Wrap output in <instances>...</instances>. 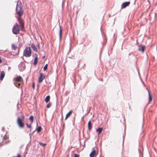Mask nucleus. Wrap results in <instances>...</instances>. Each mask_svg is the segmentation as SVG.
<instances>
[{
  "label": "nucleus",
  "mask_w": 157,
  "mask_h": 157,
  "mask_svg": "<svg viewBox=\"0 0 157 157\" xmlns=\"http://www.w3.org/2000/svg\"><path fill=\"white\" fill-rule=\"evenodd\" d=\"M144 118L143 117V121H142V127H143L144 126Z\"/></svg>",
  "instance_id": "obj_29"
},
{
  "label": "nucleus",
  "mask_w": 157,
  "mask_h": 157,
  "mask_svg": "<svg viewBox=\"0 0 157 157\" xmlns=\"http://www.w3.org/2000/svg\"><path fill=\"white\" fill-rule=\"evenodd\" d=\"M33 88H34V84H33Z\"/></svg>",
  "instance_id": "obj_34"
},
{
  "label": "nucleus",
  "mask_w": 157,
  "mask_h": 157,
  "mask_svg": "<svg viewBox=\"0 0 157 157\" xmlns=\"http://www.w3.org/2000/svg\"><path fill=\"white\" fill-rule=\"evenodd\" d=\"M23 6L21 2L17 1L16 9V12L18 15H22L23 12L22 11Z\"/></svg>",
  "instance_id": "obj_1"
},
{
  "label": "nucleus",
  "mask_w": 157,
  "mask_h": 157,
  "mask_svg": "<svg viewBox=\"0 0 157 157\" xmlns=\"http://www.w3.org/2000/svg\"><path fill=\"white\" fill-rule=\"evenodd\" d=\"M22 15H19V17L17 18L18 20L19 21H20L21 20V17Z\"/></svg>",
  "instance_id": "obj_28"
},
{
  "label": "nucleus",
  "mask_w": 157,
  "mask_h": 157,
  "mask_svg": "<svg viewBox=\"0 0 157 157\" xmlns=\"http://www.w3.org/2000/svg\"><path fill=\"white\" fill-rule=\"evenodd\" d=\"M103 130V128H98L96 130V131L97 132H98V135L100 134L102 130Z\"/></svg>",
  "instance_id": "obj_15"
},
{
  "label": "nucleus",
  "mask_w": 157,
  "mask_h": 157,
  "mask_svg": "<svg viewBox=\"0 0 157 157\" xmlns=\"http://www.w3.org/2000/svg\"><path fill=\"white\" fill-rule=\"evenodd\" d=\"M39 144L41 146H42L43 147H44L46 145V144L42 143L41 142H39Z\"/></svg>",
  "instance_id": "obj_24"
},
{
  "label": "nucleus",
  "mask_w": 157,
  "mask_h": 157,
  "mask_svg": "<svg viewBox=\"0 0 157 157\" xmlns=\"http://www.w3.org/2000/svg\"><path fill=\"white\" fill-rule=\"evenodd\" d=\"M17 122L19 127L22 128L24 127V122L22 121L21 119L18 117H17Z\"/></svg>",
  "instance_id": "obj_4"
},
{
  "label": "nucleus",
  "mask_w": 157,
  "mask_h": 157,
  "mask_svg": "<svg viewBox=\"0 0 157 157\" xmlns=\"http://www.w3.org/2000/svg\"><path fill=\"white\" fill-rule=\"evenodd\" d=\"M48 65L47 64H45V66H44V68H43V69H44V71H46V70H47V68H48Z\"/></svg>",
  "instance_id": "obj_25"
},
{
  "label": "nucleus",
  "mask_w": 157,
  "mask_h": 157,
  "mask_svg": "<svg viewBox=\"0 0 157 157\" xmlns=\"http://www.w3.org/2000/svg\"><path fill=\"white\" fill-rule=\"evenodd\" d=\"M34 119V117L33 116H30L29 119L30 120L31 122H33V120Z\"/></svg>",
  "instance_id": "obj_23"
},
{
  "label": "nucleus",
  "mask_w": 157,
  "mask_h": 157,
  "mask_svg": "<svg viewBox=\"0 0 157 157\" xmlns=\"http://www.w3.org/2000/svg\"><path fill=\"white\" fill-rule=\"evenodd\" d=\"M38 48H40V46H39V44H38Z\"/></svg>",
  "instance_id": "obj_36"
},
{
  "label": "nucleus",
  "mask_w": 157,
  "mask_h": 157,
  "mask_svg": "<svg viewBox=\"0 0 157 157\" xmlns=\"http://www.w3.org/2000/svg\"><path fill=\"white\" fill-rule=\"evenodd\" d=\"M93 149V151L90 153V157H94L96 154V151L93 149V148H92Z\"/></svg>",
  "instance_id": "obj_13"
},
{
  "label": "nucleus",
  "mask_w": 157,
  "mask_h": 157,
  "mask_svg": "<svg viewBox=\"0 0 157 157\" xmlns=\"http://www.w3.org/2000/svg\"><path fill=\"white\" fill-rule=\"evenodd\" d=\"M19 69L20 71H23L25 69V65L23 63H21L18 66Z\"/></svg>",
  "instance_id": "obj_7"
},
{
  "label": "nucleus",
  "mask_w": 157,
  "mask_h": 157,
  "mask_svg": "<svg viewBox=\"0 0 157 157\" xmlns=\"http://www.w3.org/2000/svg\"><path fill=\"white\" fill-rule=\"evenodd\" d=\"M130 2H125L123 3L121 5V8H124L126 7L127 6H128L130 4Z\"/></svg>",
  "instance_id": "obj_9"
},
{
  "label": "nucleus",
  "mask_w": 157,
  "mask_h": 157,
  "mask_svg": "<svg viewBox=\"0 0 157 157\" xmlns=\"http://www.w3.org/2000/svg\"><path fill=\"white\" fill-rule=\"evenodd\" d=\"M146 48V47L144 45L141 44L139 46L138 50L143 52Z\"/></svg>",
  "instance_id": "obj_6"
},
{
  "label": "nucleus",
  "mask_w": 157,
  "mask_h": 157,
  "mask_svg": "<svg viewBox=\"0 0 157 157\" xmlns=\"http://www.w3.org/2000/svg\"><path fill=\"white\" fill-rule=\"evenodd\" d=\"M21 76L19 75L18 76L14 78L13 80L19 82L21 81Z\"/></svg>",
  "instance_id": "obj_10"
},
{
  "label": "nucleus",
  "mask_w": 157,
  "mask_h": 157,
  "mask_svg": "<svg viewBox=\"0 0 157 157\" xmlns=\"http://www.w3.org/2000/svg\"><path fill=\"white\" fill-rule=\"evenodd\" d=\"M74 156L75 157H78V155L77 154H75Z\"/></svg>",
  "instance_id": "obj_31"
},
{
  "label": "nucleus",
  "mask_w": 157,
  "mask_h": 157,
  "mask_svg": "<svg viewBox=\"0 0 157 157\" xmlns=\"http://www.w3.org/2000/svg\"><path fill=\"white\" fill-rule=\"evenodd\" d=\"M31 50L30 48L26 47L24 51V55L26 57H29L31 56Z\"/></svg>",
  "instance_id": "obj_2"
},
{
  "label": "nucleus",
  "mask_w": 157,
  "mask_h": 157,
  "mask_svg": "<svg viewBox=\"0 0 157 157\" xmlns=\"http://www.w3.org/2000/svg\"><path fill=\"white\" fill-rule=\"evenodd\" d=\"M17 157H21V156L20 155H17Z\"/></svg>",
  "instance_id": "obj_35"
},
{
  "label": "nucleus",
  "mask_w": 157,
  "mask_h": 157,
  "mask_svg": "<svg viewBox=\"0 0 157 157\" xmlns=\"http://www.w3.org/2000/svg\"><path fill=\"white\" fill-rule=\"evenodd\" d=\"M148 96H149V101H151L152 100V98L151 96V94L149 92V91H148Z\"/></svg>",
  "instance_id": "obj_21"
},
{
  "label": "nucleus",
  "mask_w": 157,
  "mask_h": 157,
  "mask_svg": "<svg viewBox=\"0 0 157 157\" xmlns=\"http://www.w3.org/2000/svg\"><path fill=\"white\" fill-rule=\"evenodd\" d=\"M72 112V110H71L66 115V117L65 118V120H66L67 119L68 117L71 115V113Z\"/></svg>",
  "instance_id": "obj_14"
},
{
  "label": "nucleus",
  "mask_w": 157,
  "mask_h": 157,
  "mask_svg": "<svg viewBox=\"0 0 157 157\" xmlns=\"http://www.w3.org/2000/svg\"><path fill=\"white\" fill-rule=\"evenodd\" d=\"M8 139V137L6 135L4 136L2 139V144L1 145L8 143L9 141L7 140Z\"/></svg>",
  "instance_id": "obj_5"
},
{
  "label": "nucleus",
  "mask_w": 157,
  "mask_h": 157,
  "mask_svg": "<svg viewBox=\"0 0 157 157\" xmlns=\"http://www.w3.org/2000/svg\"><path fill=\"white\" fill-rule=\"evenodd\" d=\"M32 130V128H30V131H31Z\"/></svg>",
  "instance_id": "obj_38"
},
{
  "label": "nucleus",
  "mask_w": 157,
  "mask_h": 157,
  "mask_svg": "<svg viewBox=\"0 0 157 157\" xmlns=\"http://www.w3.org/2000/svg\"><path fill=\"white\" fill-rule=\"evenodd\" d=\"M12 32L14 34H17L19 33V29L18 25H15L12 29Z\"/></svg>",
  "instance_id": "obj_3"
},
{
  "label": "nucleus",
  "mask_w": 157,
  "mask_h": 157,
  "mask_svg": "<svg viewBox=\"0 0 157 157\" xmlns=\"http://www.w3.org/2000/svg\"><path fill=\"white\" fill-rule=\"evenodd\" d=\"M5 72L4 71H2L1 72L0 74V80L1 81L5 77Z\"/></svg>",
  "instance_id": "obj_11"
},
{
  "label": "nucleus",
  "mask_w": 157,
  "mask_h": 157,
  "mask_svg": "<svg viewBox=\"0 0 157 157\" xmlns=\"http://www.w3.org/2000/svg\"><path fill=\"white\" fill-rule=\"evenodd\" d=\"M41 126H39L36 129V130H37V132L38 133L40 132L41 131Z\"/></svg>",
  "instance_id": "obj_22"
},
{
  "label": "nucleus",
  "mask_w": 157,
  "mask_h": 157,
  "mask_svg": "<svg viewBox=\"0 0 157 157\" xmlns=\"http://www.w3.org/2000/svg\"><path fill=\"white\" fill-rule=\"evenodd\" d=\"M51 105V104L50 103H48L47 106V108H49L50 107Z\"/></svg>",
  "instance_id": "obj_26"
},
{
  "label": "nucleus",
  "mask_w": 157,
  "mask_h": 157,
  "mask_svg": "<svg viewBox=\"0 0 157 157\" xmlns=\"http://www.w3.org/2000/svg\"><path fill=\"white\" fill-rule=\"evenodd\" d=\"M23 27H24V25H23V24L21 25V28H22Z\"/></svg>",
  "instance_id": "obj_33"
},
{
  "label": "nucleus",
  "mask_w": 157,
  "mask_h": 157,
  "mask_svg": "<svg viewBox=\"0 0 157 157\" xmlns=\"http://www.w3.org/2000/svg\"><path fill=\"white\" fill-rule=\"evenodd\" d=\"M31 47L33 48V50L35 52H37V49L35 46V45L33 44L32 43L31 45Z\"/></svg>",
  "instance_id": "obj_12"
},
{
  "label": "nucleus",
  "mask_w": 157,
  "mask_h": 157,
  "mask_svg": "<svg viewBox=\"0 0 157 157\" xmlns=\"http://www.w3.org/2000/svg\"><path fill=\"white\" fill-rule=\"evenodd\" d=\"M38 62V58L37 56H36L35 57L34 59V61L33 64L34 65H36Z\"/></svg>",
  "instance_id": "obj_19"
},
{
  "label": "nucleus",
  "mask_w": 157,
  "mask_h": 157,
  "mask_svg": "<svg viewBox=\"0 0 157 157\" xmlns=\"http://www.w3.org/2000/svg\"><path fill=\"white\" fill-rule=\"evenodd\" d=\"M17 85H18V86H17V85H16V86H17V87H19V86H20V83H18V84H17Z\"/></svg>",
  "instance_id": "obj_32"
},
{
  "label": "nucleus",
  "mask_w": 157,
  "mask_h": 157,
  "mask_svg": "<svg viewBox=\"0 0 157 157\" xmlns=\"http://www.w3.org/2000/svg\"><path fill=\"white\" fill-rule=\"evenodd\" d=\"M45 57V56H44L43 57H42V59H44Z\"/></svg>",
  "instance_id": "obj_37"
},
{
  "label": "nucleus",
  "mask_w": 157,
  "mask_h": 157,
  "mask_svg": "<svg viewBox=\"0 0 157 157\" xmlns=\"http://www.w3.org/2000/svg\"><path fill=\"white\" fill-rule=\"evenodd\" d=\"M50 97L49 95L47 96L45 98V101L47 102H48L50 100Z\"/></svg>",
  "instance_id": "obj_20"
},
{
  "label": "nucleus",
  "mask_w": 157,
  "mask_h": 157,
  "mask_svg": "<svg viewBox=\"0 0 157 157\" xmlns=\"http://www.w3.org/2000/svg\"><path fill=\"white\" fill-rule=\"evenodd\" d=\"M45 76H43L42 73L40 74V76L39 78L38 82L39 83H41L45 78Z\"/></svg>",
  "instance_id": "obj_8"
},
{
  "label": "nucleus",
  "mask_w": 157,
  "mask_h": 157,
  "mask_svg": "<svg viewBox=\"0 0 157 157\" xmlns=\"http://www.w3.org/2000/svg\"><path fill=\"white\" fill-rule=\"evenodd\" d=\"M88 129L90 131L91 129V123L90 121L88 122Z\"/></svg>",
  "instance_id": "obj_16"
},
{
  "label": "nucleus",
  "mask_w": 157,
  "mask_h": 157,
  "mask_svg": "<svg viewBox=\"0 0 157 157\" xmlns=\"http://www.w3.org/2000/svg\"><path fill=\"white\" fill-rule=\"evenodd\" d=\"M21 117L22 118L24 119V116L23 115V114H21Z\"/></svg>",
  "instance_id": "obj_30"
},
{
  "label": "nucleus",
  "mask_w": 157,
  "mask_h": 157,
  "mask_svg": "<svg viewBox=\"0 0 157 157\" xmlns=\"http://www.w3.org/2000/svg\"><path fill=\"white\" fill-rule=\"evenodd\" d=\"M11 48L12 49L14 50H15L17 49L18 50V49L17 47L15 46V45L14 44H13L11 45Z\"/></svg>",
  "instance_id": "obj_18"
},
{
  "label": "nucleus",
  "mask_w": 157,
  "mask_h": 157,
  "mask_svg": "<svg viewBox=\"0 0 157 157\" xmlns=\"http://www.w3.org/2000/svg\"><path fill=\"white\" fill-rule=\"evenodd\" d=\"M26 125L28 128H31V126L30 124H28V123H27Z\"/></svg>",
  "instance_id": "obj_27"
},
{
  "label": "nucleus",
  "mask_w": 157,
  "mask_h": 157,
  "mask_svg": "<svg viewBox=\"0 0 157 157\" xmlns=\"http://www.w3.org/2000/svg\"><path fill=\"white\" fill-rule=\"evenodd\" d=\"M59 37L60 40L61 39L62 36V30L61 29V26H59Z\"/></svg>",
  "instance_id": "obj_17"
}]
</instances>
